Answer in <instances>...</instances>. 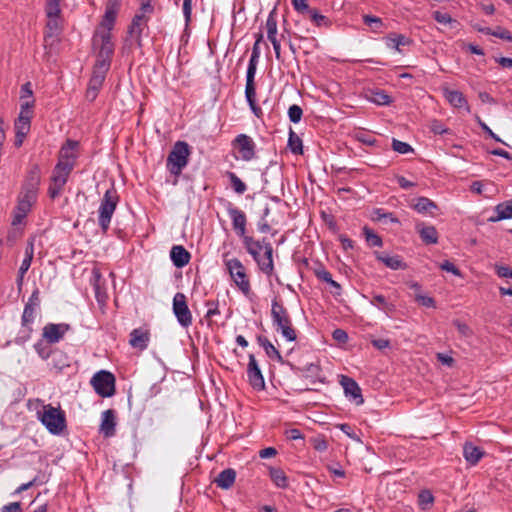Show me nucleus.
Returning a JSON list of instances; mask_svg holds the SVG:
<instances>
[{
    "label": "nucleus",
    "instance_id": "62",
    "mask_svg": "<svg viewBox=\"0 0 512 512\" xmlns=\"http://www.w3.org/2000/svg\"><path fill=\"white\" fill-rule=\"evenodd\" d=\"M291 3L294 10L302 16L311 8L307 0H291Z\"/></svg>",
    "mask_w": 512,
    "mask_h": 512
},
{
    "label": "nucleus",
    "instance_id": "31",
    "mask_svg": "<svg viewBox=\"0 0 512 512\" xmlns=\"http://www.w3.org/2000/svg\"><path fill=\"white\" fill-rule=\"evenodd\" d=\"M366 98L368 101L377 105L385 106L392 102L391 96H389L382 89H370L366 92Z\"/></svg>",
    "mask_w": 512,
    "mask_h": 512
},
{
    "label": "nucleus",
    "instance_id": "45",
    "mask_svg": "<svg viewBox=\"0 0 512 512\" xmlns=\"http://www.w3.org/2000/svg\"><path fill=\"white\" fill-rule=\"evenodd\" d=\"M267 37L270 40L276 39L277 34V17L276 11L273 9L266 20Z\"/></svg>",
    "mask_w": 512,
    "mask_h": 512
},
{
    "label": "nucleus",
    "instance_id": "15",
    "mask_svg": "<svg viewBox=\"0 0 512 512\" xmlns=\"http://www.w3.org/2000/svg\"><path fill=\"white\" fill-rule=\"evenodd\" d=\"M69 330L70 325L67 323H48L42 329V338L48 343L55 344L61 341Z\"/></svg>",
    "mask_w": 512,
    "mask_h": 512
},
{
    "label": "nucleus",
    "instance_id": "18",
    "mask_svg": "<svg viewBox=\"0 0 512 512\" xmlns=\"http://www.w3.org/2000/svg\"><path fill=\"white\" fill-rule=\"evenodd\" d=\"M287 364L295 373H302L306 378H310L313 384L316 382H323L320 378L321 367L318 363H307L303 367L295 366L290 362H287Z\"/></svg>",
    "mask_w": 512,
    "mask_h": 512
},
{
    "label": "nucleus",
    "instance_id": "12",
    "mask_svg": "<svg viewBox=\"0 0 512 512\" xmlns=\"http://www.w3.org/2000/svg\"><path fill=\"white\" fill-rule=\"evenodd\" d=\"M232 145L237 149L240 158L243 161H251L256 154V144L253 139L246 134H239L232 141Z\"/></svg>",
    "mask_w": 512,
    "mask_h": 512
},
{
    "label": "nucleus",
    "instance_id": "17",
    "mask_svg": "<svg viewBox=\"0 0 512 512\" xmlns=\"http://www.w3.org/2000/svg\"><path fill=\"white\" fill-rule=\"evenodd\" d=\"M340 384L343 387L346 398L353 401L356 405H362L364 398L359 384L351 377L342 376Z\"/></svg>",
    "mask_w": 512,
    "mask_h": 512
},
{
    "label": "nucleus",
    "instance_id": "51",
    "mask_svg": "<svg viewBox=\"0 0 512 512\" xmlns=\"http://www.w3.org/2000/svg\"><path fill=\"white\" fill-rule=\"evenodd\" d=\"M92 273H93V280H94L93 287H94V290H95L96 299H97L98 302H102V301H104L106 299L107 296L100 289L99 280L101 278V274L96 269H94Z\"/></svg>",
    "mask_w": 512,
    "mask_h": 512
},
{
    "label": "nucleus",
    "instance_id": "27",
    "mask_svg": "<svg viewBox=\"0 0 512 512\" xmlns=\"http://www.w3.org/2000/svg\"><path fill=\"white\" fill-rule=\"evenodd\" d=\"M258 344L264 349L266 355L273 360L283 364L284 360L278 349L269 341L265 336L259 335L257 337Z\"/></svg>",
    "mask_w": 512,
    "mask_h": 512
},
{
    "label": "nucleus",
    "instance_id": "60",
    "mask_svg": "<svg viewBox=\"0 0 512 512\" xmlns=\"http://www.w3.org/2000/svg\"><path fill=\"white\" fill-rule=\"evenodd\" d=\"M415 301L427 308H434L436 305L435 300L432 297L423 295L422 293H416Z\"/></svg>",
    "mask_w": 512,
    "mask_h": 512
},
{
    "label": "nucleus",
    "instance_id": "64",
    "mask_svg": "<svg viewBox=\"0 0 512 512\" xmlns=\"http://www.w3.org/2000/svg\"><path fill=\"white\" fill-rule=\"evenodd\" d=\"M492 36L512 42V34L507 29L497 27L496 30H492Z\"/></svg>",
    "mask_w": 512,
    "mask_h": 512
},
{
    "label": "nucleus",
    "instance_id": "44",
    "mask_svg": "<svg viewBox=\"0 0 512 512\" xmlns=\"http://www.w3.org/2000/svg\"><path fill=\"white\" fill-rule=\"evenodd\" d=\"M370 303L382 311H392L394 309V305L389 303L386 297L381 294H373Z\"/></svg>",
    "mask_w": 512,
    "mask_h": 512
},
{
    "label": "nucleus",
    "instance_id": "47",
    "mask_svg": "<svg viewBox=\"0 0 512 512\" xmlns=\"http://www.w3.org/2000/svg\"><path fill=\"white\" fill-rule=\"evenodd\" d=\"M288 147L290 151L294 154L303 153L302 140L292 129H290L289 132Z\"/></svg>",
    "mask_w": 512,
    "mask_h": 512
},
{
    "label": "nucleus",
    "instance_id": "25",
    "mask_svg": "<svg viewBox=\"0 0 512 512\" xmlns=\"http://www.w3.org/2000/svg\"><path fill=\"white\" fill-rule=\"evenodd\" d=\"M444 96L453 107L465 108L467 112H470V107L462 92L458 90L444 89Z\"/></svg>",
    "mask_w": 512,
    "mask_h": 512
},
{
    "label": "nucleus",
    "instance_id": "41",
    "mask_svg": "<svg viewBox=\"0 0 512 512\" xmlns=\"http://www.w3.org/2000/svg\"><path fill=\"white\" fill-rule=\"evenodd\" d=\"M59 17L60 16H51V17H47L48 18V21H47V24H46V32H45V41H47L49 38H53L55 36H57L60 31H61V27H60V24H59Z\"/></svg>",
    "mask_w": 512,
    "mask_h": 512
},
{
    "label": "nucleus",
    "instance_id": "11",
    "mask_svg": "<svg viewBox=\"0 0 512 512\" xmlns=\"http://www.w3.org/2000/svg\"><path fill=\"white\" fill-rule=\"evenodd\" d=\"M154 12L143 11L139 9V12L134 15L132 21L128 27V34L134 39L136 45L142 47V34L145 28L148 26L149 17Z\"/></svg>",
    "mask_w": 512,
    "mask_h": 512
},
{
    "label": "nucleus",
    "instance_id": "52",
    "mask_svg": "<svg viewBox=\"0 0 512 512\" xmlns=\"http://www.w3.org/2000/svg\"><path fill=\"white\" fill-rule=\"evenodd\" d=\"M392 149L399 154H407L414 151L410 144L396 138L392 139Z\"/></svg>",
    "mask_w": 512,
    "mask_h": 512
},
{
    "label": "nucleus",
    "instance_id": "13",
    "mask_svg": "<svg viewBox=\"0 0 512 512\" xmlns=\"http://www.w3.org/2000/svg\"><path fill=\"white\" fill-rule=\"evenodd\" d=\"M247 378L253 389L260 391L265 388L263 374L253 354L249 355V362L247 365Z\"/></svg>",
    "mask_w": 512,
    "mask_h": 512
},
{
    "label": "nucleus",
    "instance_id": "7",
    "mask_svg": "<svg viewBox=\"0 0 512 512\" xmlns=\"http://www.w3.org/2000/svg\"><path fill=\"white\" fill-rule=\"evenodd\" d=\"M115 382V376L107 370L98 371L90 381L95 392L103 398L112 397L115 394Z\"/></svg>",
    "mask_w": 512,
    "mask_h": 512
},
{
    "label": "nucleus",
    "instance_id": "43",
    "mask_svg": "<svg viewBox=\"0 0 512 512\" xmlns=\"http://www.w3.org/2000/svg\"><path fill=\"white\" fill-rule=\"evenodd\" d=\"M226 176L228 177L231 187L237 194H244L247 190V185L232 171H227Z\"/></svg>",
    "mask_w": 512,
    "mask_h": 512
},
{
    "label": "nucleus",
    "instance_id": "24",
    "mask_svg": "<svg viewBox=\"0 0 512 512\" xmlns=\"http://www.w3.org/2000/svg\"><path fill=\"white\" fill-rule=\"evenodd\" d=\"M416 231L419 233V236L423 243L427 245L437 244L438 243V232L436 228L432 225H425L424 223H417Z\"/></svg>",
    "mask_w": 512,
    "mask_h": 512
},
{
    "label": "nucleus",
    "instance_id": "54",
    "mask_svg": "<svg viewBox=\"0 0 512 512\" xmlns=\"http://www.w3.org/2000/svg\"><path fill=\"white\" fill-rule=\"evenodd\" d=\"M313 272L319 280L325 283L330 281V278L332 277L331 273L326 270V268L321 263H317L316 267L313 268Z\"/></svg>",
    "mask_w": 512,
    "mask_h": 512
},
{
    "label": "nucleus",
    "instance_id": "39",
    "mask_svg": "<svg viewBox=\"0 0 512 512\" xmlns=\"http://www.w3.org/2000/svg\"><path fill=\"white\" fill-rule=\"evenodd\" d=\"M242 243L247 253H250V251H263L264 246L270 242L266 238L255 240L253 237L247 236L242 239Z\"/></svg>",
    "mask_w": 512,
    "mask_h": 512
},
{
    "label": "nucleus",
    "instance_id": "61",
    "mask_svg": "<svg viewBox=\"0 0 512 512\" xmlns=\"http://www.w3.org/2000/svg\"><path fill=\"white\" fill-rule=\"evenodd\" d=\"M476 120H477V123L479 124V126L481 127V129L489 136L491 137L492 139H494L496 142H500V143H503L506 145V143L504 141L501 140V138L496 135L491 129L490 127L484 122L482 121V119L479 117V116H476Z\"/></svg>",
    "mask_w": 512,
    "mask_h": 512
},
{
    "label": "nucleus",
    "instance_id": "30",
    "mask_svg": "<svg viewBox=\"0 0 512 512\" xmlns=\"http://www.w3.org/2000/svg\"><path fill=\"white\" fill-rule=\"evenodd\" d=\"M264 254L261 259V268L260 270L266 274L267 276H271L274 272V262H273V247L272 244H266L263 250Z\"/></svg>",
    "mask_w": 512,
    "mask_h": 512
},
{
    "label": "nucleus",
    "instance_id": "50",
    "mask_svg": "<svg viewBox=\"0 0 512 512\" xmlns=\"http://www.w3.org/2000/svg\"><path fill=\"white\" fill-rule=\"evenodd\" d=\"M60 1L61 0H46L45 13L47 17L60 16Z\"/></svg>",
    "mask_w": 512,
    "mask_h": 512
},
{
    "label": "nucleus",
    "instance_id": "36",
    "mask_svg": "<svg viewBox=\"0 0 512 512\" xmlns=\"http://www.w3.org/2000/svg\"><path fill=\"white\" fill-rule=\"evenodd\" d=\"M269 476L272 482L281 489L288 487L289 482L285 472L281 468L271 467L269 469Z\"/></svg>",
    "mask_w": 512,
    "mask_h": 512
},
{
    "label": "nucleus",
    "instance_id": "56",
    "mask_svg": "<svg viewBox=\"0 0 512 512\" xmlns=\"http://www.w3.org/2000/svg\"><path fill=\"white\" fill-rule=\"evenodd\" d=\"M26 180L40 185L41 171L37 164H34L28 171Z\"/></svg>",
    "mask_w": 512,
    "mask_h": 512
},
{
    "label": "nucleus",
    "instance_id": "21",
    "mask_svg": "<svg viewBox=\"0 0 512 512\" xmlns=\"http://www.w3.org/2000/svg\"><path fill=\"white\" fill-rule=\"evenodd\" d=\"M116 415L113 409H107L102 412L101 415V424H100V433L104 435V437H112L116 432Z\"/></svg>",
    "mask_w": 512,
    "mask_h": 512
},
{
    "label": "nucleus",
    "instance_id": "9",
    "mask_svg": "<svg viewBox=\"0 0 512 512\" xmlns=\"http://www.w3.org/2000/svg\"><path fill=\"white\" fill-rule=\"evenodd\" d=\"M38 309L31 308L30 306H24V310L21 316V329L15 338L17 345H23L26 343L33 333L32 325L35 322Z\"/></svg>",
    "mask_w": 512,
    "mask_h": 512
},
{
    "label": "nucleus",
    "instance_id": "19",
    "mask_svg": "<svg viewBox=\"0 0 512 512\" xmlns=\"http://www.w3.org/2000/svg\"><path fill=\"white\" fill-rule=\"evenodd\" d=\"M373 254L377 261L383 263L386 267L392 270H404L407 268V264L399 255H390L386 252L379 251H374Z\"/></svg>",
    "mask_w": 512,
    "mask_h": 512
},
{
    "label": "nucleus",
    "instance_id": "23",
    "mask_svg": "<svg viewBox=\"0 0 512 512\" xmlns=\"http://www.w3.org/2000/svg\"><path fill=\"white\" fill-rule=\"evenodd\" d=\"M170 258L175 267L182 268L189 263L191 254L183 246L174 245L170 250Z\"/></svg>",
    "mask_w": 512,
    "mask_h": 512
},
{
    "label": "nucleus",
    "instance_id": "49",
    "mask_svg": "<svg viewBox=\"0 0 512 512\" xmlns=\"http://www.w3.org/2000/svg\"><path fill=\"white\" fill-rule=\"evenodd\" d=\"M363 22L365 25L371 27L373 32H378L384 26L383 20L373 15H364Z\"/></svg>",
    "mask_w": 512,
    "mask_h": 512
},
{
    "label": "nucleus",
    "instance_id": "40",
    "mask_svg": "<svg viewBox=\"0 0 512 512\" xmlns=\"http://www.w3.org/2000/svg\"><path fill=\"white\" fill-rule=\"evenodd\" d=\"M362 234L365 238V241L369 247H382L383 240L382 238L374 232L373 229L368 226H364L362 229Z\"/></svg>",
    "mask_w": 512,
    "mask_h": 512
},
{
    "label": "nucleus",
    "instance_id": "33",
    "mask_svg": "<svg viewBox=\"0 0 512 512\" xmlns=\"http://www.w3.org/2000/svg\"><path fill=\"white\" fill-rule=\"evenodd\" d=\"M411 39L403 34H389L385 38V43L388 48L395 49L398 52H402L401 47L411 44Z\"/></svg>",
    "mask_w": 512,
    "mask_h": 512
},
{
    "label": "nucleus",
    "instance_id": "57",
    "mask_svg": "<svg viewBox=\"0 0 512 512\" xmlns=\"http://www.w3.org/2000/svg\"><path fill=\"white\" fill-rule=\"evenodd\" d=\"M433 18L435 19L436 22L440 23V24H443V25H447V24H456L457 21L455 19H453L450 14L448 13H443V12H440V11H435L433 13Z\"/></svg>",
    "mask_w": 512,
    "mask_h": 512
},
{
    "label": "nucleus",
    "instance_id": "2",
    "mask_svg": "<svg viewBox=\"0 0 512 512\" xmlns=\"http://www.w3.org/2000/svg\"><path fill=\"white\" fill-rule=\"evenodd\" d=\"M271 318L275 330L281 333L287 341L293 342L297 339L288 310L277 299L271 303Z\"/></svg>",
    "mask_w": 512,
    "mask_h": 512
},
{
    "label": "nucleus",
    "instance_id": "28",
    "mask_svg": "<svg viewBox=\"0 0 512 512\" xmlns=\"http://www.w3.org/2000/svg\"><path fill=\"white\" fill-rule=\"evenodd\" d=\"M463 456L467 463L474 466L484 456V451L472 443H466L463 447Z\"/></svg>",
    "mask_w": 512,
    "mask_h": 512
},
{
    "label": "nucleus",
    "instance_id": "42",
    "mask_svg": "<svg viewBox=\"0 0 512 512\" xmlns=\"http://www.w3.org/2000/svg\"><path fill=\"white\" fill-rule=\"evenodd\" d=\"M118 12L119 10L105 7V14L102 18L101 26L107 29V32L113 29Z\"/></svg>",
    "mask_w": 512,
    "mask_h": 512
},
{
    "label": "nucleus",
    "instance_id": "32",
    "mask_svg": "<svg viewBox=\"0 0 512 512\" xmlns=\"http://www.w3.org/2000/svg\"><path fill=\"white\" fill-rule=\"evenodd\" d=\"M303 17L309 19L316 27H330L332 24L331 20L316 8H310Z\"/></svg>",
    "mask_w": 512,
    "mask_h": 512
},
{
    "label": "nucleus",
    "instance_id": "4",
    "mask_svg": "<svg viewBox=\"0 0 512 512\" xmlns=\"http://www.w3.org/2000/svg\"><path fill=\"white\" fill-rule=\"evenodd\" d=\"M190 154L191 148L189 144L185 141H177L166 160L168 171L172 175L179 176L187 166Z\"/></svg>",
    "mask_w": 512,
    "mask_h": 512
},
{
    "label": "nucleus",
    "instance_id": "16",
    "mask_svg": "<svg viewBox=\"0 0 512 512\" xmlns=\"http://www.w3.org/2000/svg\"><path fill=\"white\" fill-rule=\"evenodd\" d=\"M101 46L97 55L95 64L106 63L107 68L110 69L112 56L114 54V44L112 42L110 32H104L100 36Z\"/></svg>",
    "mask_w": 512,
    "mask_h": 512
},
{
    "label": "nucleus",
    "instance_id": "1",
    "mask_svg": "<svg viewBox=\"0 0 512 512\" xmlns=\"http://www.w3.org/2000/svg\"><path fill=\"white\" fill-rule=\"evenodd\" d=\"M78 147L79 142L72 139H67L61 146L58 160L52 170L47 190L50 199L54 200L63 193L64 187L77 163Z\"/></svg>",
    "mask_w": 512,
    "mask_h": 512
},
{
    "label": "nucleus",
    "instance_id": "35",
    "mask_svg": "<svg viewBox=\"0 0 512 512\" xmlns=\"http://www.w3.org/2000/svg\"><path fill=\"white\" fill-rule=\"evenodd\" d=\"M56 372H62L65 367H69V359L65 353L58 349H54V353L51 357V363H49Z\"/></svg>",
    "mask_w": 512,
    "mask_h": 512
},
{
    "label": "nucleus",
    "instance_id": "53",
    "mask_svg": "<svg viewBox=\"0 0 512 512\" xmlns=\"http://www.w3.org/2000/svg\"><path fill=\"white\" fill-rule=\"evenodd\" d=\"M303 110L299 105H292L288 109V117L292 123H298L301 121Z\"/></svg>",
    "mask_w": 512,
    "mask_h": 512
},
{
    "label": "nucleus",
    "instance_id": "46",
    "mask_svg": "<svg viewBox=\"0 0 512 512\" xmlns=\"http://www.w3.org/2000/svg\"><path fill=\"white\" fill-rule=\"evenodd\" d=\"M39 184L25 180L19 196L36 201Z\"/></svg>",
    "mask_w": 512,
    "mask_h": 512
},
{
    "label": "nucleus",
    "instance_id": "26",
    "mask_svg": "<svg viewBox=\"0 0 512 512\" xmlns=\"http://www.w3.org/2000/svg\"><path fill=\"white\" fill-rule=\"evenodd\" d=\"M15 127V146L20 147L27 134L30 131L31 121L24 120V118H17L14 124Z\"/></svg>",
    "mask_w": 512,
    "mask_h": 512
},
{
    "label": "nucleus",
    "instance_id": "29",
    "mask_svg": "<svg viewBox=\"0 0 512 512\" xmlns=\"http://www.w3.org/2000/svg\"><path fill=\"white\" fill-rule=\"evenodd\" d=\"M236 479V471L232 468H227L221 471L215 478L214 482L217 487L222 489H229L233 486Z\"/></svg>",
    "mask_w": 512,
    "mask_h": 512
},
{
    "label": "nucleus",
    "instance_id": "48",
    "mask_svg": "<svg viewBox=\"0 0 512 512\" xmlns=\"http://www.w3.org/2000/svg\"><path fill=\"white\" fill-rule=\"evenodd\" d=\"M434 502V496L429 490H422L418 495V504L421 509H428Z\"/></svg>",
    "mask_w": 512,
    "mask_h": 512
},
{
    "label": "nucleus",
    "instance_id": "10",
    "mask_svg": "<svg viewBox=\"0 0 512 512\" xmlns=\"http://www.w3.org/2000/svg\"><path fill=\"white\" fill-rule=\"evenodd\" d=\"M108 71L109 68H107L106 63L94 65L92 76L86 90V98L88 100L94 101L96 99Z\"/></svg>",
    "mask_w": 512,
    "mask_h": 512
},
{
    "label": "nucleus",
    "instance_id": "55",
    "mask_svg": "<svg viewBox=\"0 0 512 512\" xmlns=\"http://www.w3.org/2000/svg\"><path fill=\"white\" fill-rule=\"evenodd\" d=\"M429 127L430 131L435 135H443L450 133V129L447 128L440 120H432Z\"/></svg>",
    "mask_w": 512,
    "mask_h": 512
},
{
    "label": "nucleus",
    "instance_id": "37",
    "mask_svg": "<svg viewBox=\"0 0 512 512\" xmlns=\"http://www.w3.org/2000/svg\"><path fill=\"white\" fill-rule=\"evenodd\" d=\"M413 208L420 214H433V210L437 209V205L434 201L427 197H419L416 199V203Z\"/></svg>",
    "mask_w": 512,
    "mask_h": 512
},
{
    "label": "nucleus",
    "instance_id": "8",
    "mask_svg": "<svg viewBox=\"0 0 512 512\" xmlns=\"http://www.w3.org/2000/svg\"><path fill=\"white\" fill-rule=\"evenodd\" d=\"M172 310L180 326L188 328L192 325L193 317L188 307L185 294L177 292L174 295Z\"/></svg>",
    "mask_w": 512,
    "mask_h": 512
},
{
    "label": "nucleus",
    "instance_id": "38",
    "mask_svg": "<svg viewBox=\"0 0 512 512\" xmlns=\"http://www.w3.org/2000/svg\"><path fill=\"white\" fill-rule=\"evenodd\" d=\"M51 343H48L46 340H44L43 338L38 340L35 344H34V350L35 352L38 354V356L42 359V360H48L50 357H52L53 353H54V350L51 348Z\"/></svg>",
    "mask_w": 512,
    "mask_h": 512
},
{
    "label": "nucleus",
    "instance_id": "59",
    "mask_svg": "<svg viewBox=\"0 0 512 512\" xmlns=\"http://www.w3.org/2000/svg\"><path fill=\"white\" fill-rule=\"evenodd\" d=\"M245 97H246L248 104H253V102H256L255 82H246Z\"/></svg>",
    "mask_w": 512,
    "mask_h": 512
},
{
    "label": "nucleus",
    "instance_id": "34",
    "mask_svg": "<svg viewBox=\"0 0 512 512\" xmlns=\"http://www.w3.org/2000/svg\"><path fill=\"white\" fill-rule=\"evenodd\" d=\"M496 216L490 218V221L497 222L501 220L511 219L512 218V200L505 201L503 203L498 204L495 207Z\"/></svg>",
    "mask_w": 512,
    "mask_h": 512
},
{
    "label": "nucleus",
    "instance_id": "20",
    "mask_svg": "<svg viewBox=\"0 0 512 512\" xmlns=\"http://www.w3.org/2000/svg\"><path fill=\"white\" fill-rule=\"evenodd\" d=\"M34 202L35 201H32V200L27 199V198H24L22 196L18 197V202H17V205H16V207H15V209L13 211V218H12V222H11V224L13 226L20 225L24 221V219L26 218V216L30 212L32 204Z\"/></svg>",
    "mask_w": 512,
    "mask_h": 512
},
{
    "label": "nucleus",
    "instance_id": "14",
    "mask_svg": "<svg viewBox=\"0 0 512 512\" xmlns=\"http://www.w3.org/2000/svg\"><path fill=\"white\" fill-rule=\"evenodd\" d=\"M228 215L232 221V227L241 239L247 237L246 225L247 218L245 213L237 207H234L231 203H229L227 207Z\"/></svg>",
    "mask_w": 512,
    "mask_h": 512
},
{
    "label": "nucleus",
    "instance_id": "58",
    "mask_svg": "<svg viewBox=\"0 0 512 512\" xmlns=\"http://www.w3.org/2000/svg\"><path fill=\"white\" fill-rule=\"evenodd\" d=\"M258 62L259 60L250 58L246 72V82H255L254 79L256 75Z\"/></svg>",
    "mask_w": 512,
    "mask_h": 512
},
{
    "label": "nucleus",
    "instance_id": "63",
    "mask_svg": "<svg viewBox=\"0 0 512 512\" xmlns=\"http://www.w3.org/2000/svg\"><path fill=\"white\" fill-rule=\"evenodd\" d=\"M495 272L500 278H510L512 279V268L505 265H495Z\"/></svg>",
    "mask_w": 512,
    "mask_h": 512
},
{
    "label": "nucleus",
    "instance_id": "3",
    "mask_svg": "<svg viewBox=\"0 0 512 512\" xmlns=\"http://www.w3.org/2000/svg\"><path fill=\"white\" fill-rule=\"evenodd\" d=\"M37 416L51 434L59 435L66 428V416L59 407H53L51 404L43 405V409L37 412Z\"/></svg>",
    "mask_w": 512,
    "mask_h": 512
},
{
    "label": "nucleus",
    "instance_id": "6",
    "mask_svg": "<svg viewBox=\"0 0 512 512\" xmlns=\"http://www.w3.org/2000/svg\"><path fill=\"white\" fill-rule=\"evenodd\" d=\"M224 262L235 285L244 295H249L251 291L250 281L247 278L242 262L238 258L224 260Z\"/></svg>",
    "mask_w": 512,
    "mask_h": 512
},
{
    "label": "nucleus",
    "instance_id": "5",
    "mask_svg": "<svg viewBox=\"0 0 512 512\" xmlns=\"http://www.w3.org/2000/svg\"><path fill=\"white\" fill-rule=\"evenodd\" d=\"M118 202V193L112 186L105 191L98 210V224L104 233L107 232L110 227L111 219L116 210Z\"/></svg>",
    "mask_w": 512,
    "mask_h": 512
},
{
    "label": "nucleus",
    "instance_id": "22",
    "mask_svg": "<svg viewBox=\"0 0 512 512\" xmlns=\"http://www.w3.org/2000/svg\"><path fill=\"white\" fill-rule=\"evenodd\" d=\"M150 340L148 331L141 328L133 329L130 333L129 344L140 351L147 349Z\"/></svg>",
    "mask_w": 512,
    "mask_h": 512
}]
</instances>
